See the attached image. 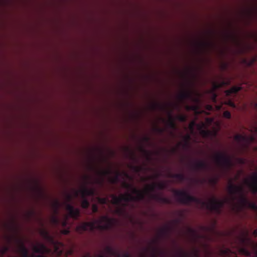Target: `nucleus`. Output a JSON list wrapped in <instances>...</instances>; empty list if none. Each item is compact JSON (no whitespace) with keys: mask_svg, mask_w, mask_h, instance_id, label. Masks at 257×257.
I'll return each mask as SVG.
<instances>
[{"mask_svg":"<svg viewBox=\"0 0 257 257\" xmlns=\"http://www.w3.org/2000/svg\"><path fill=\"white\" fill-rule=\"evenodd\" d=\"M175 195L178 198V201L183 204L188 205L191 202H194L206 207L207 209L220 214L227 199L220 200L213 198L208 201H202L201 199L190 195L187 192L184 190H173Z\"/></svg>","mask_w":257,"mask_h":257,"instance_id":"f257e3e1","label":"nucleus"},{"mask_svg":"<svg viewBox=\"0 0 257 257\" xmlns=\"http://www.w3.org/2000/svg\"><path fill=\"white\" fill-rule=\"evenodd\" d=\"M114 221L113 218L107 216H102L99 220H95L92 222L82 223L76 227V230L81 234L87 230L93 231L95 229L100 230H107L112 227Z\"/></svg>","mask_w":257,"mask_h":257,"instance_id":"f03ea898","label":"nucleus"},{"mask_svg":"<svg viewBox=\"0 0 257 257\" xmlns=\"http://www.w3.org/2000/svg\"><path fill=\"white\" fill-rule=\"evenodd\" d=\"M228 191L229 194L233 196V200L235 199V196L238 195L239 203L243 207H246L249 200L246 197L244 188L242 186L234 185L230 181L228 187Z\"/></svg>","mask_w":257,"mask_h":257,"instance_id":"7ed1b4c3","label":"nucleus"},{"mask_svg":"<svg viewBox=\"0 0 257 257\" xmlns=\"http://www.w3.org/2000/svg\"><path fill=\"white\" fill-rule=\"evenodd\" d=\"M111 198V203L117 206L114 210V213L119 216L124 215L125 213V207L128 203L127 193L121 194L119 196L112 195Z\"/></svg>","mask_w":257,"mask_h":257,"instance_id":"20e7f679","label":"nucleus"},{"mask_svg":"<svg viewBox=\"0 0 257 257\" xmlns=\"http://www.w3.org/2000/svg\"><path fill=\"white\" fill-rule=\"evenodd\" d=\"M123 187L127 189H132V192L134 194H135L136 196H134L131 193H127L128 202L131 201H140L145 199V194H148L150 197V194H152L151 191H149L148 190V186L144 191L140 190L136 188L133 187L132 185L124 183Z\"/></svg>","mask_w":257,"mask_h":257,"instance_id":"39448f33","label":"nucleus"},{"mask_svg":"<svg viewBox=\"0 0 257 257\" xmlns=\"http://www.w3.org/2000/svg\"><path fill=\"white\" fill-rule=\"evenodd\" d=\"M40 234L54 248L56 253L58 255H60L62 253V249L61 248L63 246L62 242L55 240L54 237L46 229H40Z\"/></svg>","mask_w":257,"mask_h":257,"instance_id":"423d86ee","label":"nucleus"},{"mask_svg":"<svg viewBox=\"0 0 257 257\" xmlns=\"http://www.w3.org/2000/svg\"><path fill=\"white\" fill-rule=\"evenodd\" d=\"M215 160L217 165L225 171L233 166L231 158L224 153H218L215 156Z\"/></svg>","mask_w":257,"mask_h":257,"instance_id":"0eeeda50","label":"nucleus"},{"mask_svg":"<svg viewBox=\"0 0 257 257\" xmlns=\"http://www.w3.org/2000/svg\"><path fill=\"white\" fill-rule=\"evenodd\" d=\"M54 207L55 208V212L56 214L53 215L51 217L50 221L51 223L55 226L60 224H61L63 227L66 226L68 224L67 217L66 216L63 220L61 221L56 215L58 213V209L60 207V203L58 201L56 200L54 202Z\"/></svg>","mask_w":257,"mask_h":257,"instance_id":"6e6552de","label":"nucleus"},{"mask_svg":"<svg viewBox=\"0 0 257 257\" xmlns=\"http://www.w3.org/2000/svg\"><path fill=\"white\" fill-rule=\"evenodd\" d=\"M245 183L248 185L252 193L257 194V173H254L250 180H245Z\"/></svg>","mask_w":257,"mask_h":257,"instance_id":"1a4fd4ad","label":"nucleus"},{"mask_svg":"<svg viewBox=\"0 0 257 257\" xmlns=\"http://www.w3.org/2000/svg\"><path fill=\"white\" fill-rule=\"evenodd\" d=\"M65 207L70 217L75 220L78 218L80 214V210L78 208H75L68 203L65 204Z\"/></svg>","mask_w":257,"mask_h":257,"instance_id":"9d476101","label":"nucleus"},{"mask_svg":"<svg viewBox=\"0 0 257 257\" xmlns=\"http://www.w3.org/2000/svg\"><path fill=\"white\" fill-rule=\"evenodd\" d=\"M150 198L152 199L155 200L159 202L162 203L167 204H170L171 203V201L170 199L162 197L161 195L158 194H150Z\"/></svg>","mask_w":257,"mask_h":257,"instance_id":"9b49d317","label":"nucleus"},{"mask_svg":"<svg viewBox=\"0 0 257 257\" xmlns=\"http://www.w3.org/2000/svg\"><path fill=\"white\" fill-rule=\"evenodd\" d=\"M253 249L255 252L254 256H251V252L246 246H237V249L241 254L249 257H257V248Z\"/></svg>","mask_w":257,"mask_h":257,"instance_id":"f8f14e48","label":"nucleus"},{"mask_svg":"<svg viewBox=\"0 0 257 257\" xmlns=\"http://www.w3.org/2000/svg\"><path fill=\"white\" fill-rule=\"evenodd\" d=\"M80 192L82 198H86L87 196H94L95 195V190L93 188H88L86 187L82 189Z\"/></svg>","mask_w":257,"mask_h":257,"instance_id":"ddd939ff","label":"nucleus"},{"mask_svg":"<svg viewBox=\"0 0 257 257\" xmlns=\"http://www.w3.org/2000/svg\"><path fill=\"white\" fill-rule=\"evenodd\" d=\"M208 164L202 161H198L195 162L194 164L193 168L197 170H206L208 169Z\"/></svg>","mask_w":257,"mask_h":257,"instance_id":"4468645a","label":"nucleus"},{"mask_svg":"<svg viewBox=\"0 0 257 257\" xmlns=\"http://www.w3.org/2000/svg\"><path fill=\"white\" fill-rule=\"evenodd\" d=\"M166 187V183L164 182H159L158 183H154L151 185L148 186V190L151 192H154L156 188L160 190H163Z\"/></svg>","mask_w":257,"mask_h":257,"instance_id":"2eb2a0df","label":"nucleus"},{"mask_svg":"<svg viewBox=\"0 0 257 257\" xmlns=\"http://www.w3.org/2000/svg\"><path fill=\"white\" fill-rule=\"evenodd\" d=\"M192 97V92L190 90H184L179 95V98L181 100L190 99Z\"/></svg>","mask_w":257,"mask_h":257,"instance_id":"dca6fc26","label":"nucleus"},{"mask_svg":"<svg viewBox=\"0 0 257 257\" xmlns=\"http://www.w3.org/2000/svg\"><path fill=\"white\" fill-rule=\"evenodd\" d=\"M241 89L242 87L241 86H234L231 88L226 90L225 92L226 96H230L232 94H236L238 91L241 90Z\"/></svg>","mask_w":257,"mask_h":257,"instance_id":"f3484780","label":"nucleus"},{"mask_svg":"<svg viewBox=\"0 0 257 257\" xmlns=\"http://www.w3.org/2000/svg\"><path fill=\"white\" fill-rule=\"evenodd\" d=\"M230 81L229 80H222L220 82H215L213 83V86L214 89H217L222 87L224 86L228 85L230 84Z\"/></svg>","mask_w":257,"mask_h":257,"instance_id":"a211bd4d","label":"nucleus"},{"mask_svg":"<svg viewBox=\"0 0 257 257\" xmlns=\"http://www.w3.org/2000/svg\"><path fill=\"white\" fill-rule=\"evenodd\" d=\"M245 138L246 139L244 140V143L243 144V148L246 149L249 147L250 144L255 142V138L252 136H245Z\"/></svg>","mask_w":257,"mask_h":257,"instance_id":"6ab92c4d","label":"nucleus"},{"mask_svg":"<svg viewBox=\"0 0 257 257\" xmlns=\"http://www.w3.org/2000/svg\"><path fill=\"white\" fill-rule=\"evenodd\" d=\"M169 119L167 122L168 126L169 128L175 130L176 128V125L175 122L174 118L171 114V112H169Z\"/></svg>","mask_w":257,"mask_h":257,"instance_id":"aec40b11","label":"nucleus"},{"mask_svg":"<svg viewBox=\"0 0 257 257\" xmlns=\"http://www.w3.org/2000/svg\"><path fill=\"white\" fill-rule=\"evenodd\" d=\"M170 178H175L180 182L184 181L186 179L184 174L181 173L179 174H170L169 176Z\"/></svg>","mask_w":257,"mask_h":257,"instance_id":"412c9836","label":"nucleus"},{"mask_svg":"<svg viewBox=\"0 0 257 257\" xmlns=\"http://www.w3.org/2000/svg\"><path fill=\"white\" fill-rule=\"evenodd\" d=\"M220 254L223 257H229L230 254L232 253L231 250L228 248H222L220 250Z\"/></svg>","mask_w":257,"mask_h":257,"instance_id":"4be33fe9","label":"nucleus"},{"mask_svg":"<svg viewBox=\"0 0 257 257\" xmlns=\"http://www.w3.org/2000/svg\"><path fill=\"white\" fill-rule=\"evenodd\" d=\"M234 140L238 143H242V147L243 148V144L244 143V140L246 139L245 135H242L237 134L234 136Z\"/></svg>","mask_w":257,"mask_h":257,"instance_id":"5701e85b","label":"nucleus"},{"mask_svg":"<svg viewBox=\"0 0 257 257\" xmlns=\"http://www.w3.org/2000/svg\"><path fill=\"white\" fill-rule=\"evenodd\" d=\"M106 251L108 254L111 255H114L118 257L120 256V253L119 252L115 251L109 246H107L106 247Z\"/></svg>","mask_w":257,"mask_h":257,"instance_id":"b1692460","label":"nucleus"},{"mask_svg":"<svg viewBox=\"0 0 257 257\" xmlns=\"http://www.w3.org/2000/svg\"><path fill=\"white\" fill-rule=\"evenodd\" d=\"M246 207L251 209L252 210L257 211V205L255 203L249 201Z\"/></svg>","mask_w":257,"mask_h":257,"instance_id":"393cba45","label":"nucleus"},{"mask_svg":"<svg viewBox=\"0 0 257 257\" xmlns=\"http://www.w3.org/2000/svg\"><path fill=\"white\" fill-rule=\"evenodd\" d=\"M89 206V202L86 198H82L81 207L83 208L87 209Z\"/></svg>","mask_w":257,"mask_h":257,"instance_id":"a878e982","label":"nucleus"},{"mask_svg":"<svg viewBox=\"0 0 257 257\" xmlns=\"http://www.w3.org/2000/svg\"><path fill=\"white\" fill-rule=\"evenodd\" d=\"M151 108L153 110H156L157 109H163L164 108V107L161 105L160 103L154 102L152 104Z\"/></svg>","mask_w":257,"mask_h":257,"instance_id":"bb28decb","label":"nucleus"},{"mask_svg":"<svg viewBox=\"0 0 257 257\" xmlns=\"http://www.w3.org/2000/svg\"><path fill=\"white\" fill-rule=\"evenodd\" d=\"M99 174L101 177L109 175L111 172L110 170H103L99 171Z\"/></svg>","mask_w":257,"mask_h":257,"instance_id":"cd10ccee","label":"nucleus"},{"mask_svg":"<svg viewBox=\"0 0 257 257\" xmlns=\"http://www.w3.org/2000/svg\"><path fill=\"white\" fill-rule=\"evenodd\" d=\"M97 200L99 202V203H100L101 204H106L108 202V199L105 197L101 198L100 197H98Z\"/></svg>","mask_w":257,"mask_h":257,"instance_id":"c85d7f7f","label":"nucleus"},{"mask_svg":"<svg viewBox=\"0 0 257 257\" xmlns=\"http://www.w3.org/2000/svg\"><path fill=\"white\" fill-rule=\"evenodd\" d=\"M177 119L181 122H185L187 119V117L184 114H179L177 116Z\"/></svg>","mask_w":257,"mask_h":257,"instance_id":"c756f323","label":"nucleus"},{"mask_svg":"<svg viewBox=\"0 0 257 257\" xmlns=\"http://www.w3.org/2000/svg\"><path fill=\"white\" fill-rule=\"evenodd\" d=\"M186 107L187 110H191L193 111H197L198 109V106L197 104L193 105H186Z\"/></svg>","mask_w":257,"mask_h":257,"instance_id":"7c9ffc66","label":"nucleus"},{"mask_svg":"<svg viewBox=\"0 0 257 257\" xmlns=\"http://www.w3.org/2000/svg\"><path fill=\"white\" fill-rule=\"evenodd\" d=\"M190 140V136L189 135H186L184 137L185 143L183 145L184 147H186L188 146Z\"/></svg>","mask_w":257,"mask_h":257,"instance_id":"2f4dec72","label":"nucleus"},{"mask_svg":"<svg viewBox=\"0 0 257 257\" xmlns=\"http://www.w3.org/2000/svg\"><path fill=\"white\" fill-rule=\"evenodd\" d=\"M140 151L143 152L147 157V159H150V153L148 151L146 150L144 148L141 147L140 148Z\"/></svg>","mask_w":257,"mask_h":257,"instance_id":"473e14b6","label":"nucleus"},{"mask_svg":"<svg viewBox=\"0 0 257 257\" xmlns=\"http://www.w3.org/2000/svg\"><path fill=\"white\" fill-rule=\"evenodd\" d=\"M10 249V247L8 245H5L3 247V248L1 250V252L2 254H5L6 252H7Z\"/></svg>","mask_w":257,"mask_h":257,"instance_id":"72a5a7b5","label":"nucleus"},{"mask_svg":"<svg viewBox=\"0 0 257 257\" xmlns=\"http://www.w3.org/2000/svg\"><path fill=\"white\" fill-rule=\"evenodd\" d=\"M190 100H191L192 101L196 103L197 104L200 103V99L198 97H194L192 95V97L190 98Z\"/></svg>","mask_w":257,"mask_h":257,"instance_id":"f704fd0d","label":"nucleus"},{"mask_svg":"<svg viewBox=\"0 0 257 257\" xmlns=\"http://www.w3.org/2000/svg\"><path fill=\"white\" fill-rule=\"evenodd\" d=\"M132 168L137 173L140 172L142 170V167L140 166H133Z\"/></svg>","mask_w":257,"mask_h":257,"instance_id":"c9c22d12","label":"nucleus"},{"mask_svg":"<svg viewBox=\"0 0 257 257\" xmlns=\"http://www.w3.org/2000/svg\"><path fill=\"white\" fill-rule=\"evenodd\" d=\"M118 176H119V173H117L114 178L110 179V182L112 183H115L118 181Z\"/></svg>","mask_w":257,"mask_h":257,"instance_id":"e433bc0d","label":"nucleus"},{"mask_svg":"<svg viewBox=\"0 0 257 257\" xmlns=\"http://www.w3.org/2000/svg\"><path fill=\"white\" fill-rule=\"evenodd\" d=\"M92 211L93 213H96L98 211V208L96 204H93L92 206Z\"/></svg>","mask_w":257,"mask_h":257,"instance_id":"4c0bfd02","label":"nucleus"},{"mask_svg":"<svg viewBox=\"0 0 257 257\" xmlns=\"http://www.w3.org/2000/svg\"><path fill=\"white\" fill-rule=\"evenodd\" d=\"M223 116L228 119L231 117V114L228 111H225L223 113Z\"/></svg>","mask_w":257,"mask_h":257,"instance_id":"58836bf2","label":"nucleus"},{"mask_svg":"<svg viewBox=\"0 0 257 257\" xmlns=\"http://www.w3.org/2000/svg\"><path fill=\"white\" fill-rule=\"evenodd\" d=\"M191 255L194 257L199 256V251L197 249H194V250L191 253Z\"/></svg>","mask_w":257,"mask_h":257,"instance_id":"ea45409f","label":"nucleus"},{"mask_svg":"<svg viewBox=\"0 0 257 257\" xmlns=\"http://www.w3.org/2000/svg\"><path fill=\"white\" fill-rule=\"evenodd\" d=\"M155 130L156 132L159 133V134H162L164 132V130L163 128H160V127H156L155 128Z\"/></svg>","mask_w":257,"mask_h":257,"instance_id":"a19ab883","label":"nucleus"},{"mask_svg":"<svg viewBox=\"0 0 257 257\" xmlns=\"http://www.w3.org/2000/svg\"><path fill=\"white\" fill-rule=\"evenodd\" d=\"M236 160H237V162L240 164L243 165L245 163V160L243 158H237Z\"/></svg>","mask_w":257,"mask_h":257,"instance_id":"79ce46f5","label":"nucleus"},{"mask_svg":"<svg viewBox=\"0 0 257 257\" xmlns=\"http://www.w3.org/2000/svg\"><path fill=\"white\" fill-rule=\"evenodd\" d=\"M130 158L133 160H136V157L135 154L133 152H130Z\"/></svg>","mask_w":257,"mask_h":257,"instance_id":"37998d69","label":"nucleus"},{"mask_svg":"<svg viewBox=\"0 0 257 257\" xmlns=\"http://www.w3.org/2000/svg\"><path fill=\"white\" fill-rule=\"evenodd\" d=\"M210 182L212 184H216L217 182V178H211L210 179Z\"/></svg>","mask_w":257,"mask_h":257,"instance_id":"c03bdc74","label":"nucleus"},{"mask_svg":"<svg viewBox=\"0 0 257 257\" xmlns=\"http://www.w3.org/2000/svg\"><path fill=\"white\" fill-rule=\"evenodd\" d=\"M62 233L64 234H68L70 232L69 229H63L61 231Z\"/></svg>","mask_w":257,"mask_h":257,"instance_id":"a18cd8bd","label":"nucleus"},{"mask_svg":"<svg viewBox=\"0 0 257 257\" xmlns=\"http://www.w3.org/2000/svg\"><path fill=\"white\" fill-rule=\"evenodd\" d=\"M67 201L68 202H70V201H71V200L72 199V196L71 194H67Z\"/></svg>","mask_w":257,"mask_h":257,"instance_id":"49530a36","label":"nucleus"},{"mask_svg":"<svg viewBox=\"0 0 257 257\" xmlns=\"http://www.w3.org/2000/svg\"><path fill=\"white\" fill-rule=\"evenodd\" d=\"M152 257H158L157 255L156 254V250L155 249H153V253L152 254Z\"/></svg>","mask_w":257,"mask_h":257,"instance_id":"de8ad7c7","label":"nucleus"},{"mask_svg":"<svg viewBox=\"0 0 257 257\" xmlns=\"http://www.w3.org/2000/svg\"><path fill=\"white\" fill-rule=\"evenodd\" d=\"M167 232V229L166 228H164V229H162L161 231V232L162 234H166Z\"/></svg>","mask_w":257,"mask_h":257,"instance_id":"09e8293b","label":"nucleus"},{"mask_svg":"<svg viewBox=\"0 0 257 257\" xmlns=\"http://www.w3.org/2000/svg\"><path fill=\"white\" fill-rule=\"evenodd\" d=\"M229 105H230L231 106L233 107H235V104H234L233 102H231V101H230V102H229Z\"/></svg>","mask_w":257,"mask_h":257,"instance_id":"8fccbe9b","label":"nucleus"},{"mask_svg":"<svg viewBox=\"0 0 257 257\" xmlns=\"http://www.w3.org/2000/svg\"><path fill=\"white\" fill-rule=\"evenodd\" d=\"M144 141H146V142H149V140H150V139H149V138H148V137H145V138H144Z\"/></svg>","mask_w":257,"mask_h":257,"instance_id":"3c124183","label":"nucleus"},{"mask_svg":"<svg viewBox=\"0 0 257 257\" xmlns=\"http://www.w3.org/2000/svg\"><path fill=\"white\" fill-rule=\"evenodd\" d=\"M181 253H182V255L184 256H187L188 255V253L186 252L182 251Z\"/></svg>","mask_w":257,"mask_h":257,"instance_id":"603ef678","label":"nucleus"},{"mask_svg":"<svg viewBox=\"0 0 257 257\" xmlns=\"http://www.w3.org/2000/svg\"><path fill=\"white\" fill-rule=\"evenodd\" d=\"M207 45H208V44L202 43L201 44V46L203 47H206Z\"/></svg>","mask_w":257,"mask_h":257,"instance_id":"864d4df0","label":"nucleus"},{"mask_svg":"<svg viewBox=\"0 0 257 257\" xmlns=\"http://www.w3.org/2000/svg\"><path fill=\"white\" fill-rule=\"evenodd\" d=\"M83 257H91V255H90V254L89 253H87L84 255H83Z\"/></svg>","mask_w":257,"mask_h":257,"instance_id":"5fc2aeb1","label":"nucleus"},{"mask_svg":"<svg viewBox=\"0 0 257 257\" xmlns=\"http://www.w3.org/2000/svg\"><path fill=\"white\" fill-rule=\"evenodd\" d=\"M255 60H256V58H254L253 59L252 61L251 62V63H250V65H251L252 63H253L255 62Z\"/></svg>","mask_w":257,"mask_h":257,"instance_id":"6e6d98bb","label":"nucleus"},{"mask_svg":"<svg viewBox=\"0 0 257 257\" xmlns=\"http://www.w3.org/2000/svg\"><path fill=\"white\" fill-rule=\"evenodd\" d=\"M78 196V191H75V197H77Z\"/></svg>","mask_w":257,"mask_h":257,"instance_id":"4d7b16f0","label":"nucleus"},{"mask_svg":"<svg viewBox=\"0 0 257 257\" xmlns=\"http://www.w3.org/2000/svg\"><path fill=\"white\" fill-rule=\"evenodd\" d=\"M216 95L215 93L213 94V100H215L216 99Z\"/></svg>","mask_w":257,"mask_h":257,"instance_id":"13d9d810","label":"nucleus"},{"mask_svg":"<svg viewBox=\"0 0 257 257\" xmlns=\"http://www.w3.org/2000/svg\"><path fill=\"white\" fill-rule=\"evenodd\" d=\"M124 256H125V257H128V256H129V253H127V252L125 253L124 254Z\"/></svg>","mask_w":257,"mask_h":257,"instance_id":"bf43d9fd","label":"nucleus"},{"mask_svg":"<svg viewBox=\"0 0 257 257\" xmlns=\"http://www.w3.org/2000/svg\"><path fill=\"white\" fill-rule=\"evenodd\" d=\"M97 257H104V256L103 254H99Z\"/></svg>","mask_w":257,"mask_h":257,"instance_id":"052dcab7","label":"nucleus"},{"mask_svg":"<svg viewBox=\"0 0 257 257\" xmlns=\"http://www.w3.org/2000/svg\"><path fill=\"white\" fill-rule=\"evenodd\" d=\"M254 107L257 109V102L254 103Z\"/></svg>","mask_w":257,"mask_h":257,"instance_id":"680f3d73","label":"nucleus"},{"mask_svg":"<svg viewBox=\"0 0 257 257\" xmlns=\"http://www.w3.org/2000/svg\"><path fill=\"white\" fill-rule=\"evenodd\" d=\"M203 133L204 134H207V132L205 131H202Z\"/></svg>","mask_w":257,"mask_h":257,"instance_id":"e2e57ef3","label":"nucleus"},{"mask_svg":"<svg viewBox=\"0 0 257 257\" xmlns=\"http://www.w3.org/2000/svg\"><path fill=\"white\" fill-rule=\"evenodd\" d=\"M85 179L88 180L89 179V177L88 176H85Z\"/></svg>","mask_w":257,"mask_h":257,"instance_id":"0e129e2a","label":"nucleus"},{"mask_svg":"<svg viewBox=\"0 0 257 257\" xmlns=\"http://www.w3.org/2000/svg\"><path fill=\"white\" fill-rule=\"evenodd\" d=\"M141 257H146V255L145 254H142L141 255Z\"/></svg>","mask_w":257,"mask_h":257,"instance_id":"69168bd1","label":"nucleus"},{"mask_svg":"<svg viewBox=\"0 0 257 257\" xmlns=\"http://www.w3.org/2000/svg\"><path fill=\"white\" fill-rule=\"evenodd\" d=\"M223 67H224V68H225L226 67V65L223 64Z\"/></svg>","mask_w":257,"mask_h":257,"instance_id":"338daca9","label":"nucleus"},{"mask_svg":"<svg viewBox=\"0 0 257 257\" xmlns=\"http://www.w3.org/2000/svg\"><path fill=\"white\" fill-rule=\"evenodd\" d=\"M240 51H241V52L242 53V52H243L244 51V50H243V49H241L240 50Z\"/></svg>","mask_w":257,"mask_h":257,"instance_id":"774afa93","label":"nucleus"}]
</instances>
